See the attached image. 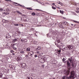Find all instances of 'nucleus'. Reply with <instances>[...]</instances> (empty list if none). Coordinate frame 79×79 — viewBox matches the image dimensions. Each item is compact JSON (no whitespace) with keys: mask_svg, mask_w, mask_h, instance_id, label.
<instances>
[{"mask_svg":"<svg viewBox=\"0 0 79 79\" xmlns=\"http://www.w3.org/2000/svg\"><path fill=\"white\" fill-rule=\"evenodd\" d=\"M70 73L71 75L68 77V79H71L72 77L73 79H74L75 78V77H74V76H75V72L74 71H72Z\"/></svg>","mask_w":79,"mask_h":79,"instance_id":"1","label":"nucleus"},{"mask_svg":"<svg viewBox=\"0 0 79 79\" xmlns=\"http://www.w3.org/2000/svg\"><path fill=\"white\" fill-rule=\"evenodd\" d=\"M2 71H1V69H0V73H2V72H5L6 74L9 73H10V70H6L5 69V67H2Z\"/></svg>","mask_w":79,"mask_h":79,"instance_id":"2","label":"nucleus"},{"mask_svg":"<svg viewBox=\"0 0 79 79\" xmlns=\"http://www.w3.org/2000/svg\"><path fill=\"white\" fill-rule=\"evenodd\" d=\"M47 60L46 57H44L43 58H42L40 60V61H41V62L42 63H44L45 61Z\"/></svg>","mask_w":79,"mask_h":79,"instance_id":"3","label":"nucleus"},{"mask_svg":"<svg viewBox=\"0 0 79 79\" xmlns=\"http://www.w3.org/2000/svg\"><path fill=\"white\" fill-rule=\"evenodd\" d=\"M64 74H65L67 76H68L69 75V74L70 72L69 70H65L64 71Z\"/></svg>","mask_w":79,"mask_h":79,"instance_id":"4","label":"nucleus"},{"mask_svg":"<svg viewBox=\"0 0 79 79\" xmlns=\"http://www.w3.org/2000/svg\"><path fill=\"white\" fill-rule=\"evenodd\" d=\"M68 48H69V50H72L73 48V47L71 45H68Z\"/></svg>","mask_w":79,"mask_h":79,"instance_id":"5","label":"nucleus"},{"mask_svg":"<svg viewBox=\"0 0 79 79\" xmlns=\"http://www.w3.org/2000/svg\"><path fill=\"white\" fill-rule=\"evenodd\" d=\"M1 56L3 58H5V57H6V59L8 58V55H2Z\"/></svg>","mask_w":79,"mask_h":79,"instance_id":"6","label":"nucleus"},{"mask_svg":"<svg viewBox=\"0 0 79 79\" xmlns=\"http://www.w3.org/2000/svg\"><path fill=\"white\" fill-rule=\"evenodd\" d=\"M6 38V39H8V38H10L11 36H10L9 34L6 35L5 36Z\"/></svg>","mask_w":79,"mask_h":79,"instance_id":"7","label":"nucleus"},{"mask_svg":"<svg viewBox=\"0 0 79 79\" xmlns=\"http://www.w3.org/2000/svg\"><path fill=\"white\" fill-rule=\"evenodd\" d=\"M67 64L68 67H69V66H71L70 64V63L69 62V61H67Z\"/></svg>","mask_w":79,"mask_h":79,"instance_id":"8","label":"nucleus"},{"mask_svg":"<svg viewBox=\"0 0 79 79\" xmlns=\"http://www.w3.org/2000/svg\"><path fill=\"white\" fill-rule=\"evenodd\" d=\"M59 26H60V28H63V24L60 23L59 24Z\"/></svg>","mask_w":79,"mask_h":79,"instance_id":"9","label":"nucleus"},{"mask_svg":"<svg viewBox=\"0 0 79 79\" xmlns=\"http://www.w3.org/2000/svg\"><path fill=\"white\" fill-rule=\"evenodd\" d=\"M68 60L69 61H70V63H71L73 58L72 57H71L70 58L68 59Z\"/></svg>","mask_w":79,"mask_h":79,"instance_id":"10","label":"nucleus"},{"mask_svg":"<svg viewBox=\"0 0 79 79\" xmlns=\"http://www.w3.org/2000/svg\"><path fill=\"white\" fill-rule=\"evenodd\" d=\"M0 66H2V67H1V69L2 71V67H5V66H4V65H3V64H2V63H0Z\"/></svg>","mask_w":79,"mask_h":79,"instance_id":"11","label":"nucleus"},{"mask_svg":"<svg viewBox=\"0 0 79 79\" xmlns=\"http://www.w3.org/2000/svg\"><path fill=\"white\" fill-rule=\"evenodd\" d=\"M22 67L23 68H24L25 67H26V64L23 63L22 64Z\"/></svg>","mask_w":79,"mask_h":79,"instance_id":"12","label":"nucleus"},{"mask_svg":"<svg viewBox=\"0 0 79 79\" xmlns=\"http://www.w3.org/2000/svg\"><path fill=\"white\" fill-rule=\"evenodd\" d=\"M57 53H58V54H60V53H61V50H57Z\"/></svg>","mask_w":79,"mask_h":79,"instance_id":"13","label":"nucleus"},{"mask_svg":"<svg viewBox=\"0 0 79 79\" xmlns=\"http://www.w3.org/2000/svg\"><path fill=\"white\" fill-rule=\"evenodd\" d=\"M16 12H17V13H18V14H19V15H21V14H22V13L19 11H16Z\"/></svg>","mask_w":79,"mask_h":79,"instance_id":"14","label":"nucleus"},{"mask_svg":"<svg viewBox=\"0 0 79 79\" xmlns=\"http://www.w3.org/2000/svg\"><path fill=\"white\" fill-rule=\"evenodd\" d=\"M8 20H2V22H3V23H7V22H8Z\"/></svg>","mask_w":79,"mask_h":79,"instance_id":"15","label":"nucleus"},{"mask_svg":"<svg viewBox=\"0 0 79 79\" xmlns=\"http://www.w3.org/2000/svg\"><path fill=\"white\" fill-rule=\"evenodd\" d=\"M14 3H15V4H16V5H16V6H20V4H19L18 3L16 2H14Z\"/></svg>","mask_w":79,"mask_h":79,"instance_id":"16","label":"nucleus"},{"mask_svg":"<svg viewBox=\"0 0 79 79\" xmlns=\"http://www.w3.org/2000/svg\"><path fill=\"white\" fill-rule=\"evenodd\" d=\"M16 41H17V39H15L12 40V42L13 43H15Z\"/></svg>","mask_w":79,"mask_h":79,"instance_id":"17","label":"nucleus"},{"mask_svg":"<svg viewBox=\"0 0 79 79\" xmlns=\"http://www.w3.org/2000/svg\"><path fill=\"white\" fill-rule=\"evenodd\" d=\"M64 49L65 50H69V48H68V46L67 47L64 48Z\"/></svg>","mask_w":79,"mask_h":79,"instance_id":"18","label":"nucleus"},{"mask_svg":"<svg viewBox=\"0 0 79 79\" xmlns=\"http://www.w3.org/2000/svg\"><path fill=\"white\" fill-rule=\"evenodd\" d=\"M20 53H21V54H24L25 53L23 51H21L20 52Z\"/></svg>","mask_w":79,"mask_h":79,"instance_id":"19","label":"nucleus"},{"mask_svg":"<svg viewBox=\"0 0 79 79\" xmlns=\"http://www.w3.org/2000/svg\"><path fill=\"white\" fill-rule=\"evenodd\" d=\"M30 49L29 48H27V52H29L30 51Z\"/></svg>","mask_w":79,"mask_h":79,"instance_id":"20","label":"nucleus"},{"mask_svg":"<svg viewBox=\"0 0 79 79\" xmlns=\"http://www.w3.org/2000/svg\"><path fill=\"white\" fill-rule=\"evenodd\" d=\"M60 11L61 14H63V13H64V11L63 10H60Z\"/></svg>","mask_w":79,"mask_h":79,"instance_id":"21","label":"nucleus"},{"mask_svg":"<svg viewBox=\"0 0 79 79\" xmlns=\"http://www.w3.org/2000/svg\"><path fill=\"white\" fill-rule=\"evenodd\" d=\"M2 76H3V74H2V73H0V78H1V77H2H2H2Z\"/></svg>","mask_w":79,"mask_h":79,"instance_id":"22","label":"nucleus"},{"mask_svg":"<svg viewBox=\"0 0 79 79\" xmlns=\"http://www.w3.org/2000/svg\"><path fill=\"white\" fill-rule=\"evenodd\" d=\"M26 79H32V78L31 77H27Z\"/></svg>","mask_w":79,"mask_h":79,"instance_id":"23","label":"nucleus"},{"mask_svg":"<svg viewBox=\"0 0 79 79\" xmlns=\"http://www.w3.org/2000/svg\"><path fill=\"white\" fill-rule=\"evenodd\" d=\"M9 14H10V13L9 12H4V14L5 15H9Z\"/></svg>","mask_w":79,"mask_h":79,"instance_id":"24","label":"nucleus"},{"mask_svg":"<svg viewBox=\"0 0 79 79\" xmlns=\"http://www.w3.org/2000/svg\"><path fill=\"white\" fill-rule=\"evenodd\" d=\"M40 47H38V48H37L36 49V50H40Z\"/></svg>","mask_w":79,"mask_h":79,"instance_id":"25","label":"nucleus"},{"mask_svg":"<svg viewBox=\"0 0 79 79\" xmlns=\"http://www.w3.org/2000/svg\"><path fill=\"white\" fill-rule=\"evenodd\" d=\"M31 15L32 16H35V13L33 12L31 13Z\"/></svg>","mask_w":79,"mask_h":79,"instance_id":"26","label":"nucleus"},{"mask_svg":"<svg viewBox=\"0 0 79 79\" xmlns=\"http://www.w3.org/2000/svg\"><path fill=\"white\" fill-rule=\"evenodd\" d=\"M21 15H22L23 17H24V16H25V17H27V15H23L22 14Z\"/></svg>","mask_w":79,"mask_h":79,"instance_id":"27","label":"nucleus"},{"mask_svg":"<svg viewBox=\"0 0 79 79\" xmlns=\"http://www.w3.org/2000/svg\"><path fill=\"white\" fill-rule=\"evenodd\" d=\"M64 25H67L68 23L66 22H64Z\"/></svg>","mask_w":79,"mask_h":79,"instance_id":"28","label":"nucleus"},{"mask_svg":"<svg viewBox=\"0 0 79 79\" xmlns=\"http://www.w3.org/2000/svg\"><path fill=\"white\" fill-rule=\"evenodd\" d=\"M2 79H8V78L7 77H2Z\"/></svg>","mask_w":79,"mask_h":79,"instance_id":"29","label":"nucleus"},{"mask_svg":"<svg viewBox=\"0 0 79 79\" xmlns=\"http://www.w3.org/2000/svg\"><path fill=\"white\" fill-rule=\"evenodd\" d=\"M28 55H29V56H32V54H31L30 53V52H29V53H28Z\"/></svg>","mask_w":79,"mask_h":79,"instance_id":"30","label":"nucleus"},{"mask_svg":"<svg viewBox=\"0 0 79 79\" xmlns=\"http://www.w3.org/2000/svg\"><path fill=\"white\" fill-rule=\"evenodd\" d=\"M58 4H60V5H61V6H63V5H63V3L60 2H58Z\"/></svg>","mask_w":79,"mask_h":79,"instance_id":"31","label":"nucleus"},{"mask_svg":"<svg viewBox=\"0 0 79 79\" xmlns=\"http://www.w3.org/2000/svg\"><path fill=\"white\" fill-rule=\"evenodd\" d=\"M57 43H60V40L59 39L58 40H57Z\"/></svg>","mask_w":79,"mask_h":79,"instance_id":"32","label":"nucleus"},{"mask_svg":"<svg viewBox=\"0 0 79 79\" xmlns=\"http://www.w3.org/2000/svg\"><path fill=\"white\" fill-rule=\"evenodd\" d=\"M14 26H19V24H14Z\"/></svg>","mask_w":79,"mask_h":79,"instance_id":"33","label":"nucleus"},{"mask_svg":"<svg viewBox=\"0 0 79 79\" xmlns=\"http://www.w3.org/2000/svg\"><path fill=\"white\" fill-rule=\"evenodd\" d=\"M27 42V40L26 39L24 40V42Z\"/></svg>","mask_w":79,"mask_h":79,"instance_id":"34","label":"nucleus"},{"mask_svg":"<svg viewBox=\"0 0 79 79\" xmlns=\"http://www.w3.org/2000/svg\"><path fill=\"white\" fill-rule=\"evenodd\" d=\"M52 9H53L54 10H56V8H55V7L52 6Z\"/></svg>","mask_w":79,"mask_h":79,"instance_id":"35","label":"nucleus"},{"mask_svg":"<svg viewBox=\"0 0 79 79\" xmlns=\"http://www.w3.org/2000/svg\"><path fill=\"white\" fill-rule=\"evenodd\" d=\"M6 11L7 12H8V11H10V10H9V9L7 8L6 9Z\"/></svg>","mask_w":79,"mask_h":79,"instance_id":"36","label":"nucleus"},{"mask_svg":"<svg viewBox=\"0 0 79 79\" xmlns=\"http://www.w3.org/2000/svg\"><path fill=\"white\" fill-rule=\"evenodd\" d=\"M38 56L39 58H41V57H42V55H39Z\"/></svg>","mask_w":79,"mask_h":79,"instance_id":"37","label":"nucleus"},{"mask_svg":"<svg viewBox=\"0 0 79 79\" xmlns=\"http://www.w3.org/2000/svg\"><path fill=\"white\" fill-rule=\"evenodd\" d=\"M35 15H36V16H39V13H36L35 14Z\"/></svg>","mask_w":79,"mask_h":79,"instance_id":"38","label":"nucleus"},{"mask_svg":"<svg viewBox=\"0 0 79 79\" xmlns=\"http://www.w3.org/2000/svg\"><path fill=\"white\" fill-rule=\"evenodd\" d=\"M62 60V61H65V60H66V59H65L64 58Z\"/></svg>","mask_w":79,"mask_h":79,"instance_id":"39","label":"nucleus"},{"mask_svg":"<svg viewBox=\"0 0 79 79\" xmlns=\"http://www.w3.org/2000/svg\"><path fill=\"white\" fill-rule=\"evenodd\" d=\"M30 53L31 54H32V55L33 54H34V52H30Z\"/></svg>","mask_w":79,"mask_h":79,"instance_id":"40","label":"nucleus"},{"mask_svg":"<svg viewBox=\"0 0 79 79\" xmlns=\"http://www.w3.org/2000/svg\"><path fill=\"white\" fill-rule=\"evenodd\" d=\"M24 40H22V39L21 40V41L22 42H24Z\"/></svg>","mask_w":79,"mask_h":79,"instance_id":"41","label":"nucleus"},{"mask_svg":"<svg viewBox=\"0 0 79 79\" xmlns=\"http://www.w3.org/2000/svg\"><path fill=\"white\" fill-rule=\"evenodd\" d=\"M3 9L1 8H0V11H3Z\"/></svg>","mask_w":79,"mask_h":79,"instance_id":"42","label":"nucleus"},{"mask_svg":"<svg viewBox=\"0 0 79 79\" xmlns=\"http://www.w3.org/2000/svg\"><path fill=\"white\" fill-rule=\"evenodd\" d=\"M20 6H22V7H23V8H24V6L21 5L20 4Z\"/></svg>","mask_w":79,"mask_h":79,"instance_id":"43","label":"nucleus"},{"mask_svg":"<svg viewBox=\"0 0 79 79\" xmlns=\"http://www.w3.org/2000/svg\"><path fill=\"white\" fill-rule=\"evenodd\" d=\"M9 67H10V68H12L13 69V66L10 65L9 66Z\"/></svg>","mask_w":79,"mask_h":79,"instance_id":"44","label":"nucleus"},{"mask_svg":"<svg viewBox=\"0 0 79 79\" xmlns=\"http://www.w3.org/2000/svg\"><path fill=\"white\" fill-rule=\"evenodd\" d=\"M76 13H79V10H78L77 11L76 10Z\"/></svg>","mask_w":79,"mask_h":79,"instance_id":"45","label":"nucleus"},{"mask_svg":"<svg viewBox=\"0 0 79 79\" xmlns=\"http://www.w3.org/2000/svg\"><path fill=\"white\" fill-rule=\"evenodd\" d=\"M57 24V23H55L54 24V27H55L56 26Z\"/></svg>","mask_w":79,"mask_h":79,"instance_id":"46","label":"nucleus"},{"mask_svg":"<svg viewBox=\"0 0 79 79\" xmlns=\"http://www.w3.org/2000/svg\"><path fill=\"white\" fill-rule=\"evenodd\" d=\"M65 78H66V77L65 76H64L63 77V78L62 79H65Z\"/></svg>","mask_w":79,"mask_h":79,"instance_id":"47","label":"nucleus"},{"mask_svg":"<svg viewBox=\"0 0 79 79\" xmlns=\"http://www.w3.org/2000/svg\"><path fill=\"white\" fill-rule=\"evenodd\" d=\"M34 56H35V58H36V57H37V55H35Z\"/></svg>","mask_w":79,"mask_h":79,"instance_id":"48","label":"nucleus"},{"mask_svg":"<svg viewBox=\"0 0 79 79\" xmlns=\"http://www.w3.org/2000/svg\"><path fill=\"white\" fill-rule=\"evenodd\" d=\"M25 57H26V58H27V57H29V56L27 55H26Z\"/></svg>","mask_w":79,"mask_h":79,"instance_id":"49","label":"nucleus"},{"mask_svg":"<svg viewBox=\"0 0 79 79\" xmlns=\"http://www.w3.org/2000/svg\"><path fill=\"white\" fill-rule=\"evenodd\" d=\"M57 47L58 48H59L60 47V46L59 45H57Z\"/></svg>","mask_w":79,"mask_h":79,"instance_id":"50","label":"nucleus"},{"mask_svg":"<svg viewBox=\"0 0 79 79\" xmlns=\"http://www.w3.org/2000/svg\"><path fill=\"white\" fill-rule=\"evenodd\" d=\"M10 53H13V51L11 50L10 51Z\"/></svg>","mask_w":79,"mask_h":79,"instance_id":"51","label":"nucleus"},{"mask_svg":"<svg viewBox=\"0 0 79 79\" xmlns=\"http://www.w3.org/2000/svg\"><path fill=\"white\" fill-rule=\"evenodd\" d=\"M55 4L54 3H52V5H53V6H54L55 5Z\"/></svg>","mask_w":79,"mask_h":79,"instance_id":"52","label":"nucleus"},{"mask_svg":"<svg viewBox=\"0 0 79 79\" xmlns=\"http://www.w3.org/2000/svg\"><path fill=\"white\" fill-rule=\"evenodd\" d=\"M5 1H6V2H7V1H9V2H10L11 1V0H5Z\"/></svg>","mask_w":79,"mask_h":79,"instance_id":"53","label":"nucleus"},{"mask_svg":"<svg viewBox=\"0 0 79 79\" xmlns=\"http://www.w3.org/2000/svg\"><path fill=\"white\" fill-rule=\"evenodd\" d=\"M21 26H22V27H23V26H24V25H23L22 24H21Z\"/></svg>","mask_w":79,"mask_h":79,"instance_id":"54","label":"nucleus"},{"mask_svg":"<svg viewBox=\"0 0 79 79\" xmlns=\"http://www.w3.org/2000/svg\"><path fill=\"white\" fill-rule=\"evenodd\" d=\"M17 44L16 43L15 44H13V45L14 46V45H17Z\"/></svg>","mask_w":79,"mask_h":79,"instance_id":"55","label":"nucleus"},{"mask_svg":"<svg viewBox=\"0 0 79 79\" xmlns=\"http://www.w3.org/2000/svg\"><path fill=\"white\" fill-rule=\"evenodd\" d=\"M37 53H38V54H39V53H40V52H37Z\"/></svg>","mask_w":79,"mask_h":79,"instance_id":"56","label":"nucleus"},{"mask_svg":"<svg viewBox=\"0 0 79 79\" xmlns=\"http://www.w3.org/2000/svg\"><path fill=\"white\" fill-rule=\"evenodd\" d=\"M57 46V45H58V44H57V43H55V44Z\"/></svg>","mask_w":79,"mask_h":79,"instance_id":"57","label":"nucleus"},{"mask_svg":"<svg viewBox=\"0 0 79 79\" xmlns=\"http://www.w3.org/2000/svg\"><path fill=\"white\" fill-rule=\"evenodd\" d=\"M27 10H30V8H27Z\"/></svg>","mask_w":79,"mask_h":79,"instance_id":"58","label":"nucleus"},{"mask_svg":"<svg viewBox=\"0 0 79 79\" xmlns=\"http://www.w3.org/2000/svg\"><path fill=\"white\" fill-rule=\"evenodd\" d=\"M72 66H74V64H72Z\"/></svg>","mask_w":79,"mask_h":79,"instance_id":"59","label":"nucleus"},{"mask_svg":"<svg viewBox=\"0 0 79 79\" xmlns=\"http://www.w3.org/2000/svg\"><path fill=\"white\" fill-rule=\"evenodd\" d=\"M12 55H15V53H13Z\"/></svg>","mask_w":79,"mask_h":79,"instance_id":"60","label":"nucleus"},{"mask_svg":"<svg viewBox=\"0 0 79 79\" xmlns=\"http://www.w3.org/2000/svg\"><path fill=\"white\" fill-rule=\"evenodd\" d=\"M28 19V18H26V20L27 21V19Z\"/></svg>","mask_w":79,"mask_h":79,"instance_id":"61","label":"nucleus"},{"mask_svg":"<svg viewBox=\"0 0 79 79\" xmlns=\"http://www.w3.org/2000/svg\"><path fill=\"white\" fill-rule=\"evenodd\" d=\"M32 10V8H30V10Z\"/></svg>","mask_w":79,"mask_h":79,"instance_id":"62","label":"nucleus"},{"mask_svg":"<svg viewBox=\"0 0 79 79\" xmlns=\"http://www.w3.org/2000/svg\"><path fill=\"white\" fill-rule=\"evenodd\" d=\"M73 21L74 22H75V23H77V21Z\"/></svg>","mask_w":79,"mask_h":79,"instance_id":"63","label":"nucleus"},{"mask_svg":"<svg viewBox=\"0 0 79 79\" xmlns=\"http://www.w3.org/2000/svg\"><path fill=\"white\" fill-rule=\"evenodd\" d=\"M42 67H44V65H42Z\"/></svg>","mask_w":79,"mask_h":79,"instance_id":"64","label":"nucleus"}]
</instances>
